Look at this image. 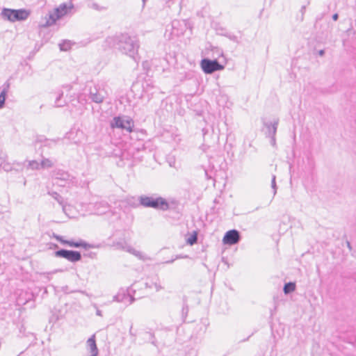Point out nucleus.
Instances as JSON below:
<instances>
[{
  "mask_svg": "<svg viewBox=\"0 0 356 356\" xmlns=\"http://www.w3.org/2000/svg\"><path fill=\"white\" fill-rule=\"evenodd\" d=\"M240 240L239 232L236 229H232L227 232L222 238V242L225 245H234Z\"/></svg>",
  "mask_w": 356,
  "mask_h": 356,
  "instance_id": "8",
  "label": "nucleus"
},
{
  "mask_svg": "<svg viewBox=\"0 0 356 356\" xmlns=\"http://www.w3.org/2000/svg\"><path fill=\"white\" fill-rule=\"evenodd\" d=\"M139 200L140 203L145 207L159 208L163 205L167 206L166 202L161 197L140 196Z\"/></svg>",
  "mask_w": 356,
  "mask_h": 356,
  "instance_id": "5",
  "label": "nucleus"
},
{
  "mask_svg": "<svg viewBox=\"0 0 356 356\" xmlns=\"http://www.w3.org/2000/svg\"><path fill=\"white\" fill-rule=\"evenodd\" d=\"M119 49L125 54L134 58L138 53L139 47L137 40L135 38L122 35L119 41Z\"/></svg>",
  "mask_w": 356,
  "mask_h": 356,
  "instance_id": "2",
  "label": "nucleus"
},
{
  "mask_svg": "<svg viewBox=\"0 0 356 356\" xmlns=\"http://www.w3.org/2000/svg\"><path fill=\"white\" fill-rule=\"evenodd\" d=\"M29 166L33 170H38L40 168V163L36 161H31L29 163Z\"/></svg>",
  "mask_w": 356,
  "mask_h": 356,
  "instance_id": "18",
  "label": "nucleus"
},
{
  "mask_svg": "<svg viewBox=\"0 0 356 356\" xmlns=\"http://www.w3.org/2000/svg\"><path fill=\"white\" fill-rule=\"evenodd\" d=\"M1 166L6 171H9L11 170V167L8 163H1Z\"/></svg>",
  "mask_w": 356,
  "mask_h": 356,
  "instance_id": "23",
  "label": "nucleus"
},
{
  "mask_svg": "<svg viewBox=\"0 0 356 356\" xmlns=\"http://www.w3.org/2000/svg\"><path fill=\"white\" fill-rule=\"evenodd\" d=\"M72 9V4H60L58 8L45 16V22L41 24V26L47 27L54 24L58 19L66 15Z\"/></svg>",
  "mask_w": 356,
  "mask_h": 356,
  "instance_id": "1",
  "label": "nucleus"
},
{
  "mask_svg": "<svg viewBox=\"0 0 356 356\" xmlns=\"http://www.w3.org/2000/svg\"><path fill=\"white\" fill-rule=\"evenodd\" d=\"M29 15V11L25 9L15 10L4 8L0 13V18L10 22H15L26 19Z\"/></svg>",
  "mask_w": 356,
  "mask_h": 356,
  "instance_id": "3",
  "label": "nucleus"
},
{
  "mask_svg": "<svg viewBox=\"0 0 356 356\" xmlns=\"http://www.w3.org/2000/svg\"><path fill=\"white\" fill-rule=\"evenodd\" d=\"M324 54H325L324 50H320V51H318V54H319L321 56H323L324 55Z\"/></svg>",
  "mask_w": 356,
  "mask_h": 356,
  "instance_id": "26",
  "label": "nucleus"
},
{
  "mask_svg": "<svg viewBox=\"0 0 356 356\" xmlns=\"http://www.w3.org/2000/svg\"><path fill=\"white\" fill-rule=\"evenodd\" d=\"M69 175L67 173L63 172L60 174V176L59 177L58 175H56L55 179L57 180V181L60 179L62 181H67L68 180Z\"/></svg>",
  "mask_w": 356,
  "mask_h": 356,
  "instance_id": "20",
  "label": "nucleus"
},
{
  "mask_svg": "<svg viewBox=\"0 0 356 356\" xmlns=\"http://www.w3.org/2000/svg\"><path fill=\"white\" fill-rule=\"evenodd\" d=\"M96 314H97V316H102V312L99 309L97 310Z\"/></svg>",
  "mask_w": 356,
  "mask_h": 356,
  "instance_id": "27",
  "label": "nucleus"
},
{
  "mask_svg": "<svg viewBox=\"0 0 356 356\" xmlns=\"http://www.w3.org/2000/svg\"><path fill=\"white\" fill-rule=\"evenodd\" d=\"M54 165V162L49 159H44L40 163V168H49Z\"/></svg>",
  "mask_w": 356,
  "mask_h": 356,
  "instance_id": "15",
  "label": "nucleus"
},
{
  "mask_svg": "<svg viewBox=\"0 0 356 356\" xmlns=\"http://www.w3.org/2000/svg\"><path fill=\"white\" fill-rule=\"evenodd\" d=\"M54 237L57 241H60L63 244L67 245L70 247H74V248L83 247V248H85L86 246V244L82 241H79L77 242H73L71 241L63 240V238L60 236L56 235V236H54Z\"/></svg>",
  "mask_w": 356,
  "mask_h": 356,
  "instance_id": "11",
  "label": "nucleus"
},
{
  "mask_svg": "<svg viewBox=\"0 0 356 356\" xmlns=\"http://www.w3.org/2000/svg\"><path fill=\"white\" fill-rule=\"evenodd\" d=\"M275 179H276L275 175H273L272 181H271V187L273 189V195H275L277 193V186H276Z\"/></svg>",
  "mask_w": 356,
  "mask_h": 356,
  "instance_id": "21",
  "label": "nucleus"
},
{
  "mask_svg": "<svg viewBox=\"0 0 356 356\" xmlns=\"http://www.w3.org/2000/svg\"><path fill=\"white\" fill-rule=\"evenodd\" d=\"M6 90H3L0 93V108H3L5 104Z\"/></svg>",
  "mask_w": 356,
  "mask_h": 356,
  "instance_id": "17",
  "label": "nucleus"
},
{
  "mask_svg": "<svg viewBox=\"0 0 356 356\" xmlns=\"http://www.w3.org/2000/svg\"><path fill=\"white\" fill-rule=\"evenodd\" d=\"M154 287L156 291H159L163 289V287L159 284H157V283H155L154 284Z\"/></svg>",
  "mask_w": 356,
  "mask_h": 356,
  "instance_id": "25",
  "label": "nucleus"
},
{
  "mask_svg": "<svg viewBox=\"0 0 356 356\" xmlns=\"http://www.w3.org/2000/svg\"><path fill=\"white\" fill-rule=\"evenodd\" d=\"M113 301L129 305L133 302L134 298L129 294L127 293L124 290H121L113 296Z\"/></svg>",
  "mask_w": 356,
  "mask_h": 356,
  "instance_id": "9",
  "label": "nucleus"
},
{
  "mask_svg": "<svg viewBox=\"0 0 356 356\" xmlns=\"http://www.w3.org/2000/svg\"><path fill=\"white\" fill-rule=\"evenodd\" d=\"M200 65L206 74H211L215 71L223 69V67L217 60H211L207 58L202 60Z\"/></svg>",
  "mask_w": 356,
  "mask_h": 356,
  "instance_id": "6",
  "label": "nucleus"
},
{
  "mask_svg": "<svg viewBox=\"0 0 356 356\" xmlns=\"http://www.w3.org/2000/svg\"><path fill=\"white\" fill-rule=\"evenodd\" d=\"M277 125H278V121H275L273 124H266V127L268 130V135L270 136L272 138L271 142L273 145L275 143V136L277 132Z\"/></svg>",
  "mask_w": 356,
  "mask_h": 356,
  "instance_id": "12",
  "label": "nucleus"
},
{
  "mask_svg": "<svg viewBox=\"0 0 356 356\" xmlns=\"http://www.w3.org/2000/svg\"><path fill=\"white\" fill-rule=\"evenodd\" d=\"M51 197L55 199L59 204H63V198L62 197L56 192L49 193Z\"/></svg>",
  "mask_w": 356,
  "mask_h": 356,
  "instance_id": "19",
  "label": "nucleus"
},
{
  "mask_svg": "<svg viewBox=\"0 0 356 356\" xmlns=\"http://www.w3.org/2000/svg\"><path fill=\"white\" fill-rule=\"evenodd\" d=\"M134 123L133 120L128 116L115 117L111 122V128L125 129L129 132L133 131Z\"/></svg>",
  "mask_w": 356,
  "mask_h": 356,
  "instance_id": "4",
  "label": "nucleus"
},
{
  "mask_svg": "<svg viewBox=\"0 0 356 356\" xmlns=\"http://www.w3.org/2000/svg\"><path fill=\"white\" fill-rule=\"evenodd\" d=\"M347 244H348V248H350V243H349V242H348V243H347Z\"/></svg>",
  "mask_w": 356,
  "mask_h": 356,
  "instance_id": "30",
  "label": "nucleus"
},
{
  "mask_svg": "<svg viewBox=\"0 0 356 356\" xmlns=\"http://www.w3.org/2000/svg\"><path fill=\"white\" fill-rule=\"evenodd\" d=\"M197 232H193V233L187 238L186 242L188 244L192 245L197 242Z\"/></svg>",
  "mask_w": 356,
  "mask_h": 356,
  "instance_id": "16",
  "label": "nucleus"
},
{
  "mask_svg": "<svg viewBox=\"0 0 356 356\" xmlns=\"http://www.w3.org/2000/svg\"><path fill=\"white\" fill-rule=\"evenodd\" d=\"M87 348L88 351L90 353V356H97L98 355V349L97 347L96 341H95V336L92 335L90 337L86 342Z\"/></svg>",
  "mask_w": 356,
  "mask_h": 356,
  "instance_id": "10",
  "label": "nucleus"
},
{
  "mask_svg": "<svg viewBox=\"0 0 356 356\" xmlns=\"http://www.w3.org/2000/svg\"><path fill=\"white\" fill-rule=\"evenodd\" d=\"M332 19H333L334 20H335V21H336V20H337V19H338V15H337V14H334V15L332 16Z\"/></svg>",
  "mask_w": 356,
  "mask_h": 356,
  "instance_id": "28",
  "label": "nucleus"
},
{
  "mask_svg": "<svg viewBox=\"0 0 356 356\" xmlns=\"http://www.w3.org/2000/svg\"><path fill=\"white\" fill-rule=\"evenodd\" d=\"M178 258H180V257H176L175 259H178ZM174 260H175V259H172L170 262H172Z\"/></svg>",
  "mask_w": 356,
  "mask_h": 356,
  "instance_id": "29",
  "label": "nucleus"
},
{
  "mask_svg": "<svg viewBox=\"0 0 356 356\" xmlns=\"http://www.w3.org/2000/svg\"><path fill=\"white\" fill-rule=\"evenodd\" d=\"M296 290V284L293 282L286 283L284 286V292L285 294L291 293Z\"/></svg>",
  "mask_w": 356,
  "mask_h": 356,
  "instance_id": "14",
  "label": "nucleus"
},
{
  "mask_svg": "<svg viewBox=\"0 0 356 356\" xmlns=\"http://www.w3.org/2000/svg\"><path fill=\"white\" fill-rule=\"evenodd\" d=\"M90 98L94 102L98 104L102 103L104 99V97L97 92H90Z\"/></svg>",
  "mask_w": 356,
  "mask_h": 356,
  "instance_id": "13",
  "label": "nucleus"
},
{
  "mask_svg": "<svg viewBox=\"0 0 356 356\" xmlns=\"http://www.w3.org/2000/svg\"><path fill=\"white\" fill-rule=\"evenodd\" d=\"M128 251L129 252H131V254L136 255V257H140V253L138 251H137V250H134L133 248H129L128 250Z\"/></svg>",
  "mask_w": 356,
  "mask_h": 356,
  "instance_id": "24",
  "label": "nucleus"
},
{
  "mask_svg": "<svg viewBox=\"0 0 356 356\" xmlns=\"http://www.w3.org/2000/svg\"><path fill=\"white\" fill-rule=\"evenodd\" d=\"M60 49L62 51H67L70 48V43L69 42H63L62 44H60Z\"/></svg>",
  "mask_w": 356,
  "mask_h": 356,
  "instance_id": "22",
  "label": "nucleus"
},
{
  "mask_svg": "<svg viewBox=\"0 0 356 356\" xmlns=\"http://www.w3.org/2000/svg\"><path fill=\"white\" fill-rule=\"evenodd\" d=\"M55 255L58 257L65 258L71 262L78 261L81 258V255L79 252L67 250H58L55 252Z\"/></svg>",
  "mask_w": 356,
  "mask_h": 356,
  "instance_id": "7",
  "label": "nucleus"
}]
</instances>
